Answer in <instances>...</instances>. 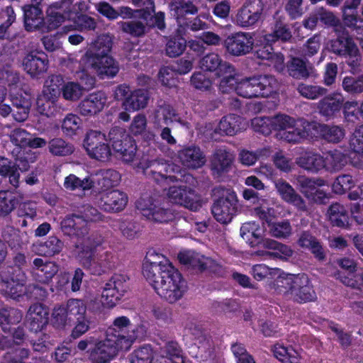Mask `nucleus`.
<instances>
[{
	"label": "nucleus",
	"instance_id": "423d86ee",
	"mask_svg": "<svg viewBox=\"0 0 363 363\" xmlns=\"http://www.w3.org/2000/svg\"><path fill=\"white\" fill-rule=\"evenodd\" d=\"M109 141L117 156L126 163L133 162L137 152L135 140L122 128L113 127L108 133Z\"/></svg>",
	"mask_w": 363,
	"mask_h": 363
},
{
	"label": "nucleus",
	"instance_id": "4c0bfd02",
	"mask_svg": "<svg viewBox=\"0 0 363 363\" xmlns=\"http://www.w3.org/2000/svg\"><path fill=\"white\" fill-rule=\"evenodd\" d=\"M149 94L143 89H135L123 101V106L127 111H135L144 108L147 105Z\"/></svg>",
	"mask_w": 363,
	"mask_h": 363
},
{
	"label": "nucleus",
	"instance_id": "2f4dec72",
	"mask_svg": "<svg viewBox=\"0 0 363 363\" xmlns=\"http://www.w3.org/2000/svg\"><path fill=\"white\" fill-rule=\"evenodd\" d=\"M145 175L157 184H160L167 180L172 182L188 184L191 186H194L196 183V179L192 174H189L186 169H181L179 167H177L176 172L173 175H167V174L164 173H152Z\"/></svg>",
	"mask_w": 363,
	"mask_h": 363
},
{
	"label": "nucleus",
	"instance_id": "2eb2a0df",
	"mask_svg": "<svg viewBox=\"0 0 363 363\" xmlns=\"http://www.w3.org/2000/svg\"><path fill=\"white\" fill-rule=\"evenodd\" d=\"M234 162L233 154L226 147L216 148L210 157L209 167L215 179L220 181L228 173Z\"/></svg>",
	"mask_w": 363,
	"mask_h": 363
},
{
	"label": "nucleus",
	"instance_id": "a19ab883",
	"mask_svg": "<svg viewBox=\"0 0 363 363\" xmlns=\"http://www.w3.org/2000/svg\"><path fill=\"white\" fill-rule=\"evenodd\" d=\"M296 163L305 170L317 173L323 169V156L315 152H307L297 157Z\"/></svg>",
	"mask_w": 363,
	"mask_h": 363
},
{
	"label": "nucleus",
	"instance_id": "3c124183",
	"mask_svg": "<svg viewBox=\"0 0 363 363\" xmlns=\"http://www.w3.org/2000/svg\"><path fill=\"white\" fill-rule=\"evenodd\" d=\"M323 139L329 143H337L340 142L345 135V129L340 125H329L326 124H317V128Z\"/></svg>",
	"mask_w": 363,
	"mask_h": 363
},
{
	"label": "nucleus",
	"instance_id": "5701e85b",
	"mask_svg": "<svg viewBox=\"0 0 363 363\" xmlns=\"http://www.w3.org/2000/svg\"><path fill=\"white\" fill-rule=\"evenodd\" d=\"M345 103V98L341 93L333 92L325 96L318 102L317 110L321 116L330 120L343 108Z\"/></svg>",
	"mask_w": 363,
	"mask_h": 363
},
{
	"label": "nucleus",
	"instance_id": "13d9d810",
	"mask_svg": "<svg viewBox=\"0 0 363 363\" xmlns=\"http://www.w3.org/2000/svg\"><path fill=\"white\" fill-rule=\"evenodd\" d=\"M18 199L9 191H0V216H6L16 208Z\"/></svg>",
	"mask_w": 363,
	"mask_h": 363
},
{
	"label": "nucleus",
	"instance_id": "ea45409f",
	"mask_svg": "<svg viewBox=\"0 0 363 363\" xmlns=\"http://www.w3.org/2000/svg\"><path fill=\"white\" fill-rule=\"evenodd\" d=\"M113 46V38L109 34H101L86 50L84 58H88L101 55H109Z\"/></svg>",
	"mask_w": 363,
	"mask_h": 363
},
{
	"label": "nucleus",
	"instance_id": "603ef678",
	"mask_svg": "<svg viewBox=\"0 0 363 363\" xmlns=\"http://www.w3.org/2000/svg\"><path fill=\"white\" fill-rule=\"evenodd\" d=\"M139 167L143 169L144 174L152 173H164L167 174L169 169L176 172L174 167L167 163L165 160H147L140 162Z\"/></svg>",
	"mask_w": 363,
	"mask_h": 363
},
{
	"label": "nucleus",
	"instance_id": "09e8293b",
	"mask_svg": "<svg viewBox=\"0 0 363 363\" xmlns=\"http://www.w3.org/2000/svg\"><path fill=\"white\" fill-rule=\"evenodd\" d=\"M343 115L347 122L356 123L363 121V101H347L343 106Z\"/></svg>",
	"mask_w": 363,
	"mask_h": 363
},
{
	"label": "nucleus",
	"instance_id": "9d476101",
	"mask_svg": "<svg viewBox=\"0 0 363 363\" xmlns=\"http://www.w3.org/2000/svg\"><path fill=\"white\" fill-rule=\"evenodd\" d=\"M266 4V0H246L238 11L235 23L242 28L253 26L264 17Z\"/></svg>",
	"mask_w": 363,
	"mask_h": 363
},
{
	"label": "nucleus",
	"instance_id": "6e6d98bb",
	"mask_svg": "<svg viewBox=\"0 0 363 363\" xmlns=\"http://www.w3.org/2000/svg\"><path fill=\"white\" fill-rule=\"evenodd\" d=\"M94 186V182L89 177L81 179L72 174L66 177L64 182L65 188L71 191L77 189H82L83 191L90 190Z\"/></svg>",
	"mask_w": 363,
	"mask_h": 363
},
{
	"label": "nucleus",
	"instance_id": "412c9836",
	"mask_svg": "<svg viewBox=\"0 0 363 363\" xmlns=\"http://www.w3.org/2000/svg\"><path fill=\"white\" fill-rule=\"evenodd\" d=\"M274 184L276 190L283 201L294 206L299 211H308V206L305 200L289 183L282 179H276Z\"/></svg>",
	"mask_w": 363,
	"mask_h": 363
},
{
	"label": "nucleus",
	"instance_id": "b1692460",
	"mask_svg": "<svg viewBox=\"0 0 363 363\" xmlns=\"http://www.w3.org/2000/svg\"><path fill=\"white\" fill-rule=\"evenodd\" d=\"M49 308L43 303L32 304L28 311V325L31 332L43 331L49 322Z\"/></svg>",
	"mask_w": 363,
	"mask_h": 363
},
{
	"label": "nucleus",
	"instance_id": "a18cd8bd",
	"mask_svg": "<svg viewBox=\"0 0 363 363\" xmlns=\"http://www.w3.org/2000/svg\"><path fill=\"white\" fill-rule=\"evenodd\" d=\"M329 220L333 225L345 228L349 225V216L345 208L337 203L332 204L328 210Z\"/></svg>",
	"mask_w": 363,
	"mask_h": 363
},
{
	"label": "nucleus",
	"instance_id": "69168bd1",
	"mask_svg": "<svg viewBox=\"0 0 363 363\" xmlns=\"http://www.w3.org/2000/svg\"><path fill=\"white\" fill-rule=\"evenodd\" d=\"M10 138L11 144L15 146L11 150V154L14 155L15 152L20 153L22 148L28 147L30 134L23 129L17 128L12 132Z\"/></svg>",
	"mask_w": 363,
	"mask_h": 363
},
{
	"label": "nucleus",
	"instance_id": "680f3d73",
	"mask_svg": "<svg viewBox=\"0 0 363 363\" xmlns=\"http://www.w3.org/2000/svg\"><path fill=\"white\" fill-rule=\"evenodd\" d=\"M271 236L278 239H287L292 234V226L288 220L272 223L269 225Z\"/></svg>",
	"mask_w": 363,
	"mask_h": 363
},
{
	"label": "nucleus",
	"instance_id": "bb28decb",
	"mask_svg": "<svg viewBox=\"0 0 363 363\" xmlns=\"http://www.w3.org/2000/svg\"><path fill=\"white\" fill-rule=\"evenodd\" d=\"M243 119L235 114H229L222 118L217 128L211 134V138L217 140V135H234L244 128Z\"/></svg>",
	"mask_w": 363,
	"mask_h": 363
},
{
	"label": "nucleus",
	"instance_id": "c9c22d12",
	"mask_svg": "<svg viewBox=\"0 0 363 363\" xmlns=\"http://www.w3.org/2000/svg\"><path fill=\"white\" fill-rule=\"evenodd\" d=\"M182 164L189 169H197L204 164V157L200 148L189 146L180 150L178 153Z\"/></svg>",
	"mask_w": 363,
	"mask_h": 363
},
{
	"label": "nucleus",
	"instance_id": "7c9ffc66",
	"mask_svg": "<svg viewBox=\"0 0 363 363\" xmlns=\"http://www.w3.org/2000/svg\"><path fill=\"white\" fill-rule=\"evenodd\" d=\"M336 34L337 38L330 42V50L337 56L345 57L357 45L345 28Z\"/></svg>",
	"mask_w": 363,
	"mask_h": 363
},
{
	"label": "nucleus",
	"instance_id": "dca6fc26",
	"mask_svg": "<svg viewBox=\"0 0 363 363\" xmlns=\"http://www.w3.org/2000/svg\"><path fill=\"white\" fill-rule=\"evenodd\" d=\"M128 277L121 274H114L105 284L102 298L110 307H113L121 300L127 291Z\"/></svg>",
	"mask_w": 363,
	"mask_h": 363
},
{
	"label": "nucleus",
	"instance_id": "e2e57ef3",
	"mask_svg": "<svg viewBox=\"0 0 363 363\" xmlns=\"http://www.w3.org/2000/svg\"><path fill=\"white\" fill-rule=\"evenodd\" d=\"M82 126V120L76 114L68 113L62 121V133L69 137L77 135Z\"/></svg>",
	"mask_w": 363,
	"mask_h": 363
},
{
	"label": "nucleus",
	"instance_id": "5fc2aeb1",
	"mask_svg": "<svg viewBox=\"0 0 363 363\" xmlns=\"http://www.w3.org/2000/svg\"><path fill=\"white\" fill-rule=\"evenodd\" d=\"M64 78L61 74H51L45 82L43 91L50 97L58 99L65 86Z\"/></svg>",
	"mask_w": 363,
	"mask_h": 363
},
{
	"label": "nucleus",
	"instance_id": "338daca9",
	"mask_svg": "<svg viewBox=\"0 0 363 363\" xmlns=\"http://www.w3.org/2000/svg\"><path fill=\"white\" fill-rule=\"evenodd\" d=\"M297 91L303 97L314 100L327 94V89L318 86L301 83L297 86Z\"/></svg>",
	"mask_w": 363,
	"mask_h": 363
},
{
	"label": "nucleus",
	"instance_id": "1a4fd4ad",
	"mask_svg": "<svg viewBox=\"0 0 363 363\" xmlns=\"http://www.w3.org/2000/svg\"><path fill=\"white\" fill-rule=\"evenodd\" d=\"M88 155L99 161H106L111 155V150L104 133L99 130H90L83 142Z\"/></svg>",
	"mask_w": 363,
	"mask_h": 363
},
{
	"label": "nucleus",
	"instance_id": "7ed1b4c3",
	"mask_svg": "<svg viewBox=\"0 0 363 363\" xmlns=\"http://www.w3.org/2000/svg\"><path fill=\"white\" fill-rule=\"evenodd\" d=\"M14 267L9 266L0 272L1 293L7 298L18 300L25 294L26 274L23 271L28 267L24 253L17 252L13 257Z\"/></svg>",
	"mask_w": 363,
	"mask_h": 363
},
{
	"label": "nucleus",
	"instance_id": "4468645a",
	"mask_svg": "<svg viewBox=\"0 0 363 363\" xmlns=\"http://www.w3.org/2000/svg\"><path fill=\"white\" fill-rule=\"evenodd\" d=\"M203 257V255L193 250H185L178 253V260L186 272L190 281H202L204 274V262L202 261Z\"/></svg>",
	"mask_w": 363,
	"mask_h": 363
},
{
	"label": "nucleus",
	"instance_id": "f3484780",
	"mask_svg": "<svg viewBox=\"0 0 363 363\" xmlns=\"http://www.w3.org/2000/svg\"><path fill=\"white\" fill-rule=\"evenodd\" d=\"M22 65L30 77L38 79L49 67L48 56L42 50H32L23 57Z\"/></svg>",
	"mask_w": 363,
	"mask_h": 363
},
{
	"label": "nucleus",
	"instance_id": "052dcab7",
	"mask_svg": "<svg viewBox=\"0 0 363 363\" xmlns=\"http://www.w3.org/2000/svg\"><path fill=\"white\" fill-rule=\"evenodd\" d=\"M66 308L69 321H74L86 317V306L80 299L71 298L67 301Z\"/></svg>",
	"mask_w": 363,
	"mask_h": 363
},
{
	"label": "nucleus",
	"instance_id": "a211bd4d",
	"mask_svg": "<svg viewBox=\"0 0 363 363\" xmlns=\"http://www.w3.org/2000/svg\"><path fill=\"white\" fill-rule=\"evenodd\" d=\"M253 45V35L250 33L238 32L229 35L225 40L227 51L233 56H242L250 53Z\"/></svg>",
	"mask_w": 363,
	"mask_h": 363
},
{
	"label": "nucleus",
	"instance_id": "49530a36",
	"mask_svg": "<svg viewBox=\"0 0 363 363\" xmlns=\"http://www.w3.org/2000/svg\"><path fill=\"white\" fill-rule=\"evenodd\" d=\"M49 152L57 157H66L71 155L74 151V145L62 138H54L48 143Z\"/></svg>",
	"mask_w": 363,
	"mask_h": 363
},
{
	"label": "nucleus",
	"instance_id": "ddd939ff",
	"mask_svg": "<svg viewBox=\"0 0 363 363\" xmlns=\"http://www.w3.org/2000/svg\"><path fill=\"white\" fill-rule=\"evenodd\" d=\"M136 208L143 216L155 223H167L174 219V215L170 208L156 205L150 199L140 198L136 201Z\"/></svg>",
	"mask_w": 363,
	"mask_h": 363
},
{
	"label": "nucleus",
	"instance_id": "20e7f679",
	"mask_svg": "<svg viewBox=\"0 0 363 363\" xmlns=\"http://www.w3.org/2000/svg\"><path fill=\"white\" fill-rule=\"evenodd\" d=\"M210 196L214 218L220 223H229L238 211V199L234 189L229 186L217 185L211 190Z\"/></svg>",
	"mask_w": 363,
	"mask_h": 363
},
{
	"label": "nucleus",
	"instance_id": "79ce46f5",
	"mask_svg": "<svg viewBox=\"0 0 363 363\" xmlns=\"http://www.w3.org/2000/svg\"><path fill=\"white\" fill-rule=\"evenodd\" d=\"M64 247V242L58 237L52 235L46 241L35 245L36 252L41 256L52 257L58 255Z\"/></svg>",
	"mask_w": 363,
	"mask_h": 363
},
{
	"label": "nucleus",
	"instance_id": "473e14b6",
	"mask_svg": "<svg viewBox=\"0 0 363 363\" xmlns=\"http://www.w3.org/2000/svg\"><path fill=\"white\" fill-rule=\"evenodd\" d=\"M259 245L270 251V253H267L269 258L287 260L294 255V250L290 246L270 238L262 239Z\"/></svg>",
	"mask_w": 363,
	"mask_h": 363
},
{
	"label": "nucleus",
	"instance_id": "f8f14e48",
	"mask_svg": "<svg viewBox=\"0 0 363 363\" xmlns=\"http://www.w3.org/2000/svg\"><path fill=\"white\" fill-rule=\"evenodd\" d=\"M84 62L101 79H113L120 71L119 62L110 55L84 58Z\"/></svg>",
	"mask_w": 363,
	"mask_h": 363
},
{
	"label": "nucleus",
	"instance_id": "393cba45",
	"mask_svg": "<svg viewBox=\"0 0 363 363\" xmlns=\"http://www.w3.org/2000/svg\"><path fill=\"white\" fill-rule=\"evenodd\" d=\"M107 102L104 91H98L87 95L78 105L79 113L84 116H92L101 112Z\"/></svg>",
	"mask_w": 363,
	"mask_h": 363
},
{
	"label": "nucleus",
	"instance_id": "f03ea898",
	"mask_svg": "<svg viewBox=\"0 0 363 363\" xmlns=\"http://www.w3.org/2000/svg\"><path fill=\"white\" fill-rule=\"evenodd\" d=\"M277 293L298 303L315 301L316 294L309 277L304 273L279 277L274 283Z\"/></svg>",
	"mask_w": 363,
	"mask_h": 363
},
{
	"label": "nucleus",
	"instance_id": "cd10ccee",
	"mask_svg": "<svg viewBox=\"0 0 363 363\" xmlns=\"http://www.w3.org/2000/svg\"><path fill=\"white\" fill-rule=\"evenodd\" d=\"M40 5L32 3L23 6L24 26L28 31H34L44 27L45 18Z\"/></svg>",
	"mask_w": 363,
	"mask_h": 363
},
{
	"label": "nucleus",
	"instance_id": "de8ad7c7",
	"mask_svg": "<svg viewBox=\"0 0 363 363\" xmlns=\"http://www.w3.org/2000/svg\"><path fill=\"white\" fill-rule=\"evenodd\" d=\"M225 76L221 79L219 84V90L224 94H229L232 91L237 93V84L238 79L235 74L234 67L229 63L225 62Z\"/></svg>",
	"mask_w": 363,
	"mask_h": 363
},
{
	"label": "nucleus",
	"instance_id": "bf43d9fd",
	"mask_svg": "<svg viewBox=\"0 0 363 363\" xmlns=\"http://www.w3.org/2000/svg\"><path fill=\"white\" fill-rule=\"evenodd\" d=\"M15 21L16 13L11 6L0 11V39H5L9 35V28Z\"/></svg>",
	"mask_w": 363,
	"mask_h": 363
},
{
	"label": "nucleus",
	"instance_id": "c03bdc74",
	"mask_svg": "<svg viewBox=\"0 0 363 363\" xmlns=\"http://www.w3.org/2000/svg\"><path fill=\"white\" fill-rule=\"evenodd\" d=\"M323 159V168L331 172L340 171L347 163L346 155L337 150L325 152Z\"/></svg>",
	"mask_w": 363,
	"mask_h": 363
},
{
	"label": "nucleus",
	"instance_id": "8fccbe9b",
	"mask_svg": "<svg viewBox=\"0 0 363 363\" xmlns=\"http://www.w3.org/2000/svg\"><path fill=\"white\" fill-rule=\"evenodd\" d=\"M274 17L276 20L274 30L273 34H269L265 36L266 40L272 42L278 39L281 40L290 39L291 37V31L283 22L284 18L280 15L279 11H277Z\"/></svg>",
	"mask_w": 363,
	"mask_h": 363
},
{
	"label": "nucleus",
	"instance_id": "e433bc0d",
	"mask_svg": "<svg viewBox=\"0 0 363 363\" xmlns=\"http://www.w3.org/2000/svg\"><path fill=\"white\" fill-rule=\"evenodd\" d=\"M57 99L51 98L49 94L42 91L36 99L37 111L48 118L57 116L61 111V106L57 104Z\"/></svg>",
	"mask_w": 363,
	"mask_h": 363
},
{
	"label": "nucleus",
	"instance_id": "39448f33",
	"mask_svg": "<svg viewBox=\"0 0 363 363\" xmlns=\"http://www.w3.org/2000/svg\"><path fill=\"white\" fill-rule=\"evenodd\" d=\"M279 83L272 75L257 77L238 80L237 94L244 98L268 97L275 93Z\"/></svg>",
	"mask_w": 363,
	"mask_h": 363
},
{
	"label": "nucleus",
	"instance_id": "c85d7f7f",
	"mask_svg": "<svg viewBox=\"0 0 363 363\" xmlns=\"http://www.w3.org/2000/svg\"><path fill=\"white\" fill-rule=\"evenodd\" d=\"M296 243L300 247L310 250L318 260L325 259L326 254L322 243L310 231L301 232L298 235Z\"/></svg>",
	"mask_w": 363,
	"mask_h": 363
},
{
	"label": "nucleus",
	"instance_id": "f704fd0d",
	"mask_svg": "<svg viewBox=\"0 0 363 363\" xmlns=\"http://www.w3.org/2000/svg\"><path fill=\"white\" fill-rule=\"evenodd\" d=\"M147 21L148 19L137 17L129 21H120L118 25L123 33L132 38H141L149 31Z\"/></svg>",
	"mask_w": 363,
	"mask_h": 363
},
{
	"label": "nucleus",
	"instance_id": "58836bf2",
	"mask_svg": "<svg viewBox=\"0 0 363 363\" xmlns=\"http://www.w3.org/2000/svg\"><path fill=\"white\" fill-rule=\"evenodd\" d=\"M287 71L291 77L296 79H305L314 73L311 65L299 57H292L287 62Z\"/></svg>",
	"mask_w": 363,
	"mask_h": 363
},
{
	"label": "nucleus",
	"instance_id": "0e129e2a",
	"mask_svg": "<svg viewBox=\"0 0 363 363\" xmlns=\"http://www.w3.org/2000/svg\"><path fill=\"white\" fill-rule=\"evenodd\" d=\"M150 313L154 318L160 323L170 324L172 322V309L164 303L153 304L151 306Z\"/></svg>",
	"mask_w": 363,
	"mask_h": 363
},
{
	"label": "nucleus",
	"instance_id": "37998d69",
	"mask_svg": "<svg viewBox=\"0 0 363 363\" xmlns=\"http://www.w3.org/2000/svg\"><path fill=\"white\" fill-rule=\"evenodd\" d=\"M23 318L22 312L14 308H0V327L5 333L10 331L11 326L20 323Z\"/></svg>",
	"mask_w": 363,
	"mask_h": 363
},
{
	"label": "nucleus",
	"instance_id": "0eeeda50",
	"mask_svg": "<svg viewBox=\"0 0 363 363\" xmlns=\"http://www.w3.org/2000/svg\"><path fill=\"white\" fill-rule=\"evenodd\" d=\"M78 257L83 267L92 275L106 274L114 266L113 255L108 251L101 250L93 253L90 250H79Z\"/></svg>",
	"mask_w": 363,
	"mask_h": 363
},
{
	"label": "nucleus",
	"instance_id": "6ab92c4d",
	"mask_svg": "<svg viewBox=\"0 0 363 363\" xmlns=\"http://www.w3.org/2000/svg\"><path fill=\"white\" fill-rule=\"evenodd\" d=\"M121 350L118 344L106 337V339L97 342L91 350L89 359L92 363H110L118 352Z\"/></svg>",
	"mask_w": 363,
	"mask_h": 363
},
{
	"label": "nucleus",
	"instance_id": "aec40b11",
	"mask_svg": "<svg viewBox=\"0 0 363 363\" xmlns=\"http://www.w3.org/2000/svg\"><path fill=\"white\" fill-rule=\"evenodd\" d=\"M128 203L125 193L117 190H108L100 194L99 207L108 213H117L123 211Z\"/></svg>",
	"mask_w": 363,
	"mask_h": 363
},
{
	"label": "nucleus",
	"instance_id": "4d7b16f0",
	"mask_svg": "<svg viewBox=\"0 0 363 363\" xmlns=\"http://www.w3.org/2000/svg\"><path fill=\"white\" fill-rule=\"evenodd\" d=\"M186 48V40L177 34L171 36L166 44V54L170 57H176L182 55Z\"/></svg>",
	"mask_w": 363,
	"mask_h": 363
},
{
	"label": "nucleus",
	"instance_id": "864d4df0",
	"mask_svg": "<svg viewBox=\"0 0 363 363\" xmlns=\"http://www.w3.org/2000/svg\"><path fill=\"white\" fill-rule=\"evenodd\" d=\"M274 357L282 363H299L300 354L292 347L277 344L274 346Z\"/></svg>",
	"mask_w": 363,
	"mask_h": 363
},
{
	"label": "nucleus",
	"instance_id": "9b49d317",
	"mask_svg": "<svg viewBox=\"0 0 363 363\" xmlns=\"http://www.w3.org/2000/svg\"><path fill=\"white\" fill-rule=\"evenodd\" d=\"M130 325V321L128 317L120 316L115 318L113 324L106 330V337L118 344L121 351L130 350L135 340V335L129 333Z\"/></svg>",
	"mask_w": 363,
	"mask_h": 363
},
{
	"label": "nucleus",
	"instance_id": "6e6552de",
	"mask_svg": "<svg viewBox=\"0 0 363 363\" xmlns=\"http://www.w3.org/2000/svg\"><path fill=\"white\" fill-rule=\"evenodd\" d=\"M194 0H173L169 8L174 11V16L176 17L180 27L184 30L190 29L193 31H197L203 29L204 23L199 17H186L187 14H195L198 9L193 4Z\"/></svg>",
	"mask_w": 363,
	"mask_h": 363
},
{
	"label": "nucleus",
	"instance_id": "a878e982",
	"mask_svg": "<svg viewBox=\"0 0 363 363\" xmlns=\"http://www.w3.org/2000/svg\"><path fill=\"white\" fill-rule=\"evenodd\" d=\"M61 230L65 235L83 238L88 234V227L84 219L79 214L67 215L60 223Z\"/></svg>",
	"mask_w": 363,
	"mask_h": 363
},
{
	"label": "nucleus",
	"instance_id": "72a5a7b5",
	"mask_svg": "<svg viewBox=\"0 0 363 363\" xmlns=\"http://www.w3.org/2000/svg\"><path fill=\"white\" fill-rule=\"evenodd\" d=\"M11 101L13 106V118L18 122L26 121L29 115L32 105L30 96L22 94L11 95Z\"/></svg>",
	"mask_w": 363,
	"mask_h": 363
},
{
	"label": "nucleus",
	"instance_id": "f257e3e1",
	"mask_svg": "<svg viewBox=\"0 0 363 363\" xmlns=\"http://www.w3.org/2000/svg\"><path fill=\"white\" fill-rule=\"evenodd\" d=\"M148 252L143 262V274L156 294L169 303L182 299L188 291L182 274L167 260L154 261Z\"/></svg>",
	"mask_w": 363,
	"mask_h": 363
},
{
	"label": "nucleus",
	"instance_id": "4be33fe9",
	"mask_svg": "<svg viewBox=\"0 0 363 363\" xmlns=\"http://www.w3.org/2000/svg\"><path fill=\"white\" fill-rule=\"evenodd\" d=\"M196 184L197 182L195 184ZM184 184L170 186L167 195L172 203L196 211L197 203L194 200V190L191 188V185Z\"/></svg>",
	"mask_w": 363,
	"mask_h": 363
},
{
	"label": "nucleus",
	"instance_id": "c756f323",
	"mask_svg": "<svg viewBox=\"0 0 363 363\" xmlns=\"http://www.w3.org/2000/svg\"><path fill=\"white\" fill-rule=\"evenodd\" d=\"M300 124L296 121L290 129H287L281 133V137L289 143H299L302 140L310 136L311 129L317 128V123L308 121H300Z\"/></svg>",
	"mask_w": 363,
	"mask_h": 363
},
{
	"label": "nucleus",
	"instance_id": "774afa93",
	"mask_svg": "<svg viewBox=\"0 0 363 363\" xmlns=\"http://www.w3.org/2000/svg\"><path fill=\"white\" fill-rule=\"evenodd\" d=\"M345 59L351 73L357 74L363 72V56L357 46L350 51Z\"/></svg>",
	"mask_w": 363,
	"mask_h": 363
}]
</instances>
